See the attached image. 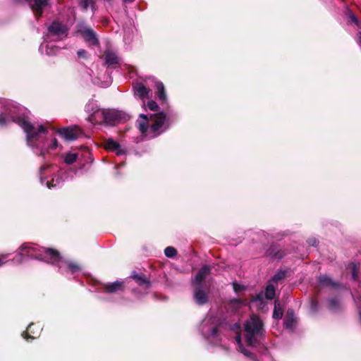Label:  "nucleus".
<instances>
[{
	"label": "nucleus",
	"mask_w": 361,
	"mask_h": 361,
	"mask_svg": "<svg viewBox=\"0 0 361 361\" xmlns=\"http://www.w3.org/2000/svg\"><path fill=\"white\" fill-rule=\"evenodd\" d=\"M283 315V309L281 306V304L279 301L276 300L274 302V308L273 311V318L275 319H280L282 318Z\"/></svg>",
	"instance_id": "obj_23"
},
{
	"label": "nucleus",
	"mask_w": 361,
	"mask_h": 361,
	"mask_svg": "<svg viewBox=\"0 0 361 361\" xmlns=\"http://www.w3.org/2000/svg\"><path fill=\"white\" fill-rule=\"evenodd\" d=\"M130 278L135 281L138 286L144 287L145 289H148L151 286L150 281L142 272L133 271Z\"/></svg>",
	"instance_id": "obj_9"
},
{
	"label": "nucleus",
	"mask_w": 361,
	"mask_h": 361,
	"mask_svg": "<svg viewBox=\"0 0 361 361\" xmlns=\"http://www.w3.org/2000/svg\"><path fill=\"white\" fill-rule=\"evenodd\" d=\"M76 33L80 35L89 45L99 47L100 42L96 32L90 27L84 24L76 25Z\"/></svg>",
	"instance_id": "obj_5"
},
{
	"label": "nucleus",
	"mask_w": 361,
	"mask_h": 361,
	"mask_svg": "<svg viewBox=\"0 0 361 361\" xmlns=\"http://www.w3.org/2000/svg\"><path fill=\"white\" fill-rule=\"evenodd\" d=\"M7 117L4 114H0V126H4L6 124Z\"/></svg>",
	"instance_id": "obj_36"
},
{
	"label": "nucleus",
	"mask_w": 361,
	"mask_h": 361,
	"mask_svg": "<svg viewBox=\"0 0 361 361\" xmlns=\"http://www.w3.org/2000/svg\"><path fill=\"white\" fill-rule=\"evenodd\" d=\"M139 118L140 120L137 121V128L144 136L151 134V137L154 138L167 129L164 126L166 116L164 112L151 114L149 116L140 114Z\"/></svg>",
	"instance_id": "obj_1"
},
{
	"label": "nucleus",
	"mask_w": 361,
	"mask_h": 361,
	"mask_svg": "<svg viewBox=\"0 0 361 361\" xmlns=\"http://www.w3.org/2000/svg\"><path fill=\"white\" fill-rule=\"evenodd\" d=\"M121 120V116L118 111L112 109H106L104 124L114 126L118 124Z\"/></svg>",
	"instance_id": "obj_11"
},
{
	"label": "nucleus",
	"mask_w": 361,
	"mask_h": 361,
	"mask_svg": "<svg viewBox=\"0 0 361 361\" xmlns=\"http://www.w3.org/2000/svg\"><path fill=\"white\" fill-rule=\"evenodd\" d=\"M295 323V317L294 311L292 309H288L286 312V319L283 325L286 329H293Z\"/></svg>",
	"instance_id": "obj_19"
},
{
	"label": "nucleus",
	"mask_w": 361,
	"mask_h": 361,
	"mask_svg": "<svg viewBox=\"0 0 361 361\" xmlns=\"http://www.w3.org/2000/svg\"><path fill=\"white\" fill-rule=\"evenodd\" d=\"M106 109H98L95 110L90 116V118L92 122L97 123H104Z\"/></svg>",
	"instance_id": "obj_17"
},
{
	"label": "nucleus",
	"mask_w": 361,
	"mask_h": 361,
	"mask_svg": "<svg viewBox=\"0 0 361 361\" xmlns=\"http://www.w3.org/2000/svg\"><path fill=\"white\" fill-rule=\"evenodd\" d=\"M310 310L314 313L319 311V302L316 298H312L310 300Z\"/></svg>",
	"instance_id": "obj_32"
},
{
	"label": "nucleus",
	"mask_w": 361,
	"mask_h": 361,
	"mask_svg": "<svg viewBox=\"0 0 361 361\" xmlns=\"http://www.w3.org/2000/svg\"><path fill=\"white\" fill-rule=\"evenodd\" d=\"M245 342L247 345L257 347L261 344L260 339L265 332L264 324L257 316H252L245 324Z\"/></svg>",
	"instance_id": "obj_4"
},
{
	"label": "nucleus",
	"mask_w": 361,
	"mask_h": 361,
	"mask_svg": "<svg viewBox=\"0 0 361 361\" xmlns=\"http://www.w3.org/2000/svg\"><path fill=\"white\" fill-rule=\"evenodd\" d=\"M351 19H352V20H353V21H354V22H355V23H357V18H355V16H353V15L351 16Z\"/></svg>",
	"instance_id": "obj_47"
},
{
	"label": "nucleus",
	"mask_w": 361,
	"mask_h": 361,
	"mask_svg": "<svg viewBox=\"0 0 361 361\" xmlns=\"http://www.w3.org/2000/svg\"><path fill=\"white\" fill-rule=\"evenodd\" d=\"M60 262H65L67 264V269L71 273L74 274L75 272H78L80 270V267L78 264L73 262L70 261H63V259Z\"/></svg>",
	"instance_id": "obj_25"
},
{
	"label": "nucleus",
	"mask_w": 361,
	"mask_h": 361,
	"mask_svg": "<svg viewBox=\"0 0 361 361\" xmlns=\"http://www.w3.org/2000/svg\"><path fill=\"white\" fill-rule=\"evenodd\" d=\"M210 267L207 265L202 266L197 273L193 284L194 286H202V282L204 281L206 276L210 274Z\"/></svg>",
	"instance_id": "obj_13"
},
{
	"label": "nucleus",
	"mask_w": 361,
	"mask_h": 361,
	"mask_svg": "<svg viewBox=\"0 0 361 361\" xmlns=\"http://www.w3.org/2000/svg\"><path fill=\"white\" fill-rule=\"evenodd\" d=\"M318 282L320 285L324 286H330L332 288H340L341 286V283L333 281L329 276L327 275H322L318 278Z\"/></svg>",
	"instance_id": "obj_18"
},
{
	"label": "nucleus",
	"mask_w": 361,
	"mask_h": 361,
	"mask_svg": "<svg viewBox=\"0 0 361 361\" xmlns=\"http://www.w3.org/2000/svg\"><path fill=\"white\" fill-rule=\"evenodd\" d=\"M56 133L61 137L66 140H75L78 138L81 131L76 127H67L63 128H58Z\"/></svg>",
	"instance_id": "obj_8"
},
{
	"label": "nucleus",
	"mask_w": 361,
	"mask_h": 361,
	"mask_svg": "<svg viewBox=\"0 0 361 361\" xmlns=\"http://www.w3.org/2000/svg\"><path fill=\"white\" fill-rule=\"evenodd\" d=\"M194 299L199 305H203L208 302V295L204 291L202 286H195Z\"/></svg>",
	"instance_id": "obj_12"
},
{
	"label": "nucleus",
	"mask_w": 361,
	"mask_h": 361,
	"mask_svg": "<svg viewBox=\"0 0 361 361\" xmlns=\"http://www.w3.org/2000/svg\"><path fill=\"white\" fill-rule=\"evenodd\" d=\"M289 253H290V250L281 248L279 245L275 243L271 244L265 252L266 256L278 260L283 259Z\"/></svg>",
	"instance_id": "obj_7"
},
{
	"label": "nucleus",
	"mask_w": 361,
	"mask_h": 361,
	"mask_svg": "<svg viewBox=\"0 0 361 361\" xmlns=\"http://www.w3.org/2000/svg\"><path fill=\"white\" fill-rule=\"evenodd\" d=\"M19 250L22 255H27L40 261L57 265L61 268L59 263L62 259V256L56 249L45 247H38L32 243H25L19 247Z\"/></svg>",
	"instance_id": "obj_2"
},
{
	"label": "nucleus",
	"mask_w": 361,
	"mask_h": 361,
	"mask_svg": "<svg viewBox=\"0 0 361 361\" xmlns=\"http://www.w3.org/2000/svg\"><path fill=\"white\" fill-rule=\"evenodd\" d=\"M77 54L79 57L86 58L87 51L85 49H80L78 51Z\"/></svg>",
	"instance_id": "obj_39"
},
{
	"label": "nucleus",
	"mask_w": 361,
	"mask_h": 361,
	"mask_svg": "<svg viewBox=\"0 0 361 361\" xmlns=\"http://www.w3.org/2000/svg\"><path fill=\"white\" fill-rule=\"evenodd\" d=\"M147 107L153 111H157L159 109V106L155 101L151 100L147 102Z\"/></svg>",
	"instance_id": "obj_33"
},
{
	"label": "nucleus",
	"mask_w": 361,
	"mask_h": 361,
	"mask_svg": "<svg viewBox=\"0 0 361 361\" xmlns=\"http://www.w3.org/2000/svg\"><path fill=\"white\" fill-rule=\"evenodd\" d=\"M45 154H46V152L44 149H42L38 155L41 156V157H44Z\"/></svg>",
	"instance_id": "obj_46"
},
{
	"label": "nucleus",
	"mask_w": 361,
	"mask_h": 361,
	"mask_svg": "<svg viewBox=\"0 0 361 361\" xmlns=\"http://www.w3.org/2000/svg\"><path fill=\"white\" fill-rule=\"evenodd\" d=\"M8 118H10L12 122L18 124L23 130L26 134L27 144L30 147H37V141L39 138V135L41 133H47V130L43 125L39 126L36 130L34 125L25 117L8 115Z\"/></svg>",
	"instance_id": "obj_3"
},
{
	"label": "nucleus",
	"mask_w": 361,
	"mask_h": 361,
	"mask_svg": "<svg viewBox=\"0 0 361 361\" xmlns=\"http://www.w3.org/2000/svg\"><path fill=\"white\" fill-rule=\"evenodd\" d=\"M307 243L310 246L317 247L319 244V240L316 238H310L307 239Z\"/></svg>",
	"instance_id": "obj_35"
},
{
	"label": "nucleus",
	"mask_w": 361,
	"mask_h": 361,
	"mask_svg": "<svg viewBox=\"0 0 361 361\" xmlns=\"http://www.w3.org/2000/svg\"><path fill=\"white\" fill-rule=\"evenodd\" d=\"M156 87H157V96L158 99L161 101H165L166 99V94L165 92V87L161 82H157L156 83Z\"/></svg>",
	"instance_id": "obj_22"
},
{
	"label": "nucleus",
	"mask_w": 361,
	"mask_h": 361,
	"mask_svg": "<svg viewBox=\"0 0 361 361\" xmlns=\"http://www.w3.org/2000/svg\"><path fill=\"white\" fill-rule=\"evenodd\" d=\"M104 64L108 68H116L119 66V59L116 53L106 50L104 53Z\"/></svg>",
	"instance_id": "obj_10"
},
{
	"label": "nucleus",
	"mask_w": 361,
	"mask_h": 361,
	"mask_svg": "<svg viewBox=\"0 0 361 361\" xmlns=\"http://www.w3.org/2000/svg\"><path fill=\"white\" fill-rule=\"evenodd\" d=\"M219 333V328L217 326H214L212 329L210 331V336L212 337L216 336Z\"/></svg>",
	"instance_id": "obj_40"
},
{
	"label": "nucleus",
	"mask_w": 361,
	"mask_h": 361,
	"mask_svg": "<svg viewBox=\"0 0 361 361\" xmlns=\"http://www.w3.org/2000/svg\"><path fill=\"white\" fill-rule=\"evenodd\" d=\"M251 302H258L259 303H260V305H263V306H267V303L264 300V296L262 293H259L255 296L254 295L252 296Z\"/></svg>",
	"instance_id": "obj_30"
},
{
	"label": "nucleus",
	"mask_w": 361,
	"mask_h": 361,
	"mask_svg": "<svg viewBox=\"0 0 361 361\" xmlns=\"http://www.w3.org/2000/svg\"><path fill=\"white\" fill-rule=\"evenodd\" d=\"M134 94L140 99L148 97L150 92L149 88L145 86L142 82H137L133 85Z\"/></svg>",
	"instance_id": "obj_16"
},
{
	"label": "nucleus",
	"mask_w": 361,
	"mask_h": 361,
	"mask_svg": "<svg viewBox=\"0 0 361 361\" xmlns=\"http://www.w3.org/2000/svg\"><path fill=\"white\" fill-rule=\"evenodd\" d=\"M58 147V141L56 138H54L51 141V144L49 146V149L51 150L56 149Z\"/></svg>",
	"instance_id": "obj_37"
},
{
	"label": "nucleus",
	"mask_w": 361,
	"mask_h": 361,
	"mask_svg": "<svg viewBox=\"0 0 361 361\" xmlns=\"http://www.w3.org/2000/svg\"><path fill=\"white\" fill-rule=\"evenodd\" d=\"M104 147L107 151L115 152L118 155L122 154L123 153L120 144L115 141L113 138L107 139L104 144Z\"/></svg>",
	"instance_id": "obj_14"
},
{
	"label": "nucleus",
	"mask_w": 361,
	"mask_h": 361,
	"mask_svg": "<svg viewBox=\"0 0 361 361\" xmlns=\"http://www.w3.org/2000/svg\"><path fill=\"white\" fill-rule=\"evenodd\" d=\"M233 288L235 293H238L241 290H245V287L243 285H240L236 282H234V283H233Z\"/></svg>",
	"instance_id": "obj_34"
},
{
	"label": "nucleus",
	"mask_w": 361,
	"mask_h": 361,
	"mask_svg": "<svg viewBox=\"0 0 361 361\" xmlns=\"http://www.w3.org/2000/svg\"><path fill=\"white\" fill-rule=\"evenodd\" d=\"M164 254L167 257L172 258L178 254V252L173 247L169 246L165 248Z\"/></svg>",
	"instance_id": "obj_31"
},
{
	"label": "nucleus",
	"mask_w": 361,
	"mask_h": 361,
	"mask_svg": "<svg viewBox=\"0 0 361 361\" xmlns=\"http://www.w3.org/2000/svg\"><path fill=\"white\" fill-rule=\"evenodd\" d=\"M286 276V271L278 270L275 274L272 276L271 279V282L277 283L283 279H284Z\"/></svg>",
	"instance_id": "obj_27"
},
{
	"label": "nucleus",
	"mask_w": 361,
	"mask_h": 361,
	"mask_svg": "<svg viewBox=\"0 0 361 361\" xmlns=\"http://www.w3.org/2000/svg\"><path fill=\"white\" fill-rule=\"evenodd\" d=\"M231 304L240 306L243 304V302L240 299L235 298L231 300Z\"/></svg>",
	"instance_id": "obj_38"
},
{
	"label": "nucleus",
	"mask_w": 361,
	"mask_h": 361,
	"mask_svg": "<svg viewBox=\"0 0 361 361\" xmlns=\"http://www.w3.org/2000/svg\"><path fill=\"white\" fill-rule=\"evenodd\" d=\"M79 6L85 11L90 7L92 10L95 9L96 0H78Z\"/></svg>",
	"instance_id": "obj_21"
},
{
	"label": "nucleus",
	"mask_w": 361,
	"mask_h": 361,
	"mask_svg": "<svg viewBox=\"0 0 361 361\" xmlns=\"http://www.w3.org/2000/svg\"><path fill=\"white\" fill-rule=\"evenodd\" d=\"M4 262L3 261L2 258L0 257V267L2 266L3 264H4Z\"/></svg>",
	"instance_id": "obj_48"
},
{
	"label": "nucleus",
	"mask_w": 361,
	"mask_h": 361,
	"mask_svg": "<svg viewBox=\"0 0 361 361\" xmlns=\"http://www.w3.org/2000/svg\"><path fill=\"white\" fill-rule=\"evenodd\" d=\"M55 50H58V48L57 47H51L49 48V46H47V52L48 54H55Z\"/></svg>",
	"instance_id": "obj_42"
},
{
	"label": "nucleus",
	"mask_w": 361,
	"mask_h": 361,
	"mask_svg": "<svg viewBox=\"0 0 361 361\" xmlns=\"http://www.w3.org/2000/svg\"><path fill=\"white\" fill-rule=\"evenodd\" d=\"M354 300L360 310H361V296L358 295L357 297H354Z\"/></svg>",
	"instance_id": "obj_41"
},
{
	"label": "nucleus",
	"mask_w": 361,
	"mask_h": 361,
	"mask_svg": "<svg viewBox=\"0 0 361 361\" xmlns=\"http://www.w3.org/2000/svg\"><path fill=\"white\" fill-rule=\"evenodd\" d=\"M266 306H263V305H260V303H259V307L261 308V309H264Z\"/></svg>",
	"instance_id": "obj_50"
},
{
	"label": "nucleus",
	"mask_w": 361,
	"mask_h": 361,
	"mask_svg": "<svg viewBox=\"0 0 361 361\" xmlns=\"http://www.w3.org/2000/svg\"><path fill=\"white\" fill-rule=\"evenodd\" d=\"M33 326H34V324L33 323L30 324L27 326L26 331H23L22 333L21 336H22V337L24 339H26V340H28V339L34 340L35 338V336L31 335L32 334H35V331H34V329H33Z\"/></svg>",
	"instance_id": "obj_24"
},
{
	"label": "nucleus",
	"mask_w": 361,
	"mask_h": 361,
	"mask_svg": "<svg viewBox=\"0 0 361 361\" xmlns=\"http://www.w3.org/2000/svg\"><path fill=\"white\" fill-rule=\"evenodd\" d=\"M357 43L360 45V47H361V32H359V34H358Z\"/></svg>",
	"instance_id": "obj_45"
},
{
	"label": "nucleus",
	"mask_w": 361,
	"mask_h": 361,
	"mask_svg": "<svg viewBox=\"0 0 361 361\" xmlns=\"http://www.w3.org/2000/svg\"><path fill=\"white\" fill-rule=\"evenodd\" d=\"M275 297V286L269 283L265 289V298L267 300H272Z\"/></svg>",
	"instance_id": "obj_26"
},
{
	"label": "nucleus",
	"mask_w": 361,
	"mask_h": 361,
	"mask_svg": "<svg viewBox=\"0 0 361 361\" xmlns=\"http://www.w3.org/2000/svg\"><path fill=\"white\" fill-rule=\"evenodd\" d=\"M124 290L123 283L116 281L111 283H106L104 285V292L106 293H114L118 291Z\"/></svg>",
	"instance_id": "obj_15"
},
{
	"label": "nucleus",
	"mask_w": 361,
	"mask_h": 361,
	"mask_svg": "<svg viewBox=\"0 0 361 361\" xmlns=\"http://www.w3.org/2000/svg\"><path fill=\"white\" fill-rule=\"evenodd\" d=\"M47 169V166H41L40 168H39V173L40 174H43L44 173V171Z\"/></svg>",
	"instance_id": "obj_44"
},
{
	"label": "nucleus",
	"mask_w": 361,
	"mask_h": 361,
	"mask_svg": "<svg viewBox=\"0 0 361 361\" xmlns=\"http://www.w3.org/2000/svg\"><path fill=\"white\" fill-rule=\"evenodd\" d=\"M124 2H133L135 0H123Z\"/></svg>",
	"instance_id": "obj_49"
},
{
	"label": "nucleus",
	"mask_w": 361,
	"mask_h": 361,
	"mask_svg": "<svg viewBox=\"0 0 361 361\" xmlns=\"http://www.w3.org/2000/svg\"><path fill=\"white\" fill-rule=\"evenodd\" d=\"M78 159V154L75 153H68L65 157V163L66 164L71 165L75 163Z\"/></svg>",
	"instance_id": "obj_29"
},
{
	"label": "nucleus",
	"mask_w": 361,
	"mask_h": 361,
	"mask_svg": "<svg viewBox=\"0 0 361 361\" xmlns=\"http://www.w3.org/2000/svg\"><path fill=\"white\" fill-rule=\"evenodd\" d=\"M350 270H351L352 279L355 281H358V279H359V276H358L359 266H357L355 263H351L350 264Z\"/></svg>",
	"instance_id": "obj_28"
},
{
	"label": "nucleus",
	"mask_w": 361,
	"mask_h": 361,
	"mask_svg": "<svg viewBox=\"0 0 361 361\" xmlns=\"http://www.w3.org/2000/svg\"><path fill=\"white\" fill-rule=\"evenodd\" d=\"M47 186L49 188H51L55 186V185L54 184V180H51L50 181H47Z\"/></svg>",
	"instance_id": "obj_43"
},
{
	"label": "nucleus",
	"mask_w": 361,
	"mask_h": 361,
	"mask_svg": "<svg viewBox=\"0 0 361 361\" xmlns=\"http://www.w3.org/2000/svg\"><path fill=\"white\" fill-rule=\"evenodd\" d=\"M48 32L51 35L56 37L59 39H63L68 36V28L66 25L59 21H54L48 27Z\"/></svg>",
	"instance_id": "obj_6"
},
{
	"label": "nucleus",
	"mask_w": 361,
	"mask_h": 361,
	"mask_svg": "<svg viewBox=\"0 0 361 361\" xmlns=\"http://www.w3.org/2000/svg\"><path fill=\"white\" fill-rule=\"evenodd\" d=\"M359 314H360V319L361 320V310L359 311Z\"/></svg>",
	"instance_id": "obj_51"
},
{
	"label": "nucleus",
	"mask_w": 361,
	"mask_h": 361,
	"mask_svg": "<svg viewBox=\"0 0 361 361\" xmlns=\"http://www.w3.org/2000/svg\"><path fill=\"white\" fill-rule=\"evenodd\" d=\"M237 341H240V337H238Z\"/></svg>",
	"instance_id": "obj_52"
},
{
	"label": "nucleus",
	"mask_w": 361,
	"mask_h": 361,
	"mask_svg": "<svg viewBox=\"0 0 361 361\" xmlns=\"http://www.w3.org/2000/svg\"><path fill=\"white\" fill-rule=\"evenodd\" d=\"M328 308L331 312H338L341 310L340 300L336 298H331L327 300Z\"/></svg>",
	"instance_id": "obj_20"
}]
</instances>
